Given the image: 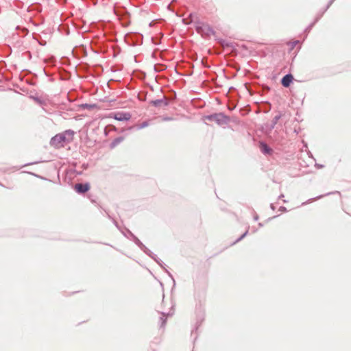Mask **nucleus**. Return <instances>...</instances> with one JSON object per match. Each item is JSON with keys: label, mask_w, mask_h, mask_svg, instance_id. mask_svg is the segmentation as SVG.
<instances>
[{"label": "nucleus", "mask_w": 351, "mask_h": 351, "mask_svg": "<svg viewBox=\"0 0 351 351\" xmlns=\"http://www.w3.org/2000/svg\"><path fill=\"white\" fill-rule=\"evenodd\" d=\"M73 132L71 131H66L65 132L58 134L52 138L51 143L56 147H61L64 144L72 141Z\"/></svg>", "instance_id": "nucleus-1"}, {"label": "nucleus", "mask_w": 351, "mask_h": 351, "mask_svg": "<svg viewBox=\"0 0 351 351\" xmlns=\"http://www.w3.org/2000/svg\"><path fill=\"white\" fill-rule=\"evenodd\" d=\"M131 116L129 113L117 112L114 115V118L118 121H127L130 119Z\"/></svg>", "instance_id": "nucleus-3"}, {"label": "nucleus", "mask_w": 351, "mask_h": 351, "mask_svg": "<svg viewBox=\"0 0 351 351\" xmlns=\"http://www.w3.org/2000/svg\"><path fill=\"white\" fill-rule=\"evenodd\" d=\"M75 190L78 193H84L90 189L88 184H76L74 186Z\"/></svg>", "instance_id": "nucleus-2"}, {"label": "nucleus", "mask_w": 351, "mask_h": 351, "mask_svg": "<svg viewBox=\"0 0 351 351\" xmlns=\"http://www.w3.org/2000/svg\"><path fill=\"white\" fill-rule=\"evenodd\" d=\"M124 140L123 137H118L115 138L110 144V148L114 149L119 144H120L121 142H123Z\"/></svg>", "instance_id": "nucleus-5"}, {"label": "nucleus", "mask_w": 351, "mask_h": 351, "mask_svg": "<svg viewBox=\"0 0 351 351\" xmlns=\"http://www.w3.org/2000/svg\"><path fill=\"white\" fill-rule=\"evenodd\" d=\"M293 76L290 74L289 75H286L285 76L283 77V78L282 79V84L285 86V87H289L291 82H292L293 80Z\"/></svg>", "instance_id": "nucleus-4"}, {"label": "nucleus", "mask_w": 351, "mask_h": 351, "mask_svg": "<svg viewBox=\"0 0 351 351\" xmlns=\"http://www.w3.org/2000/svg\"><path fill=\"white\" fill-rule=\"evenodd\" d=\"M280 118V116H276L274 118V123H276Z\"/></svg>", "instance_id": "nucleus-7"}, {"label": "nucleus", "mask_w": 351, "mask_h": 351, "mask_svg": "<svg viewBox=\"0 0 351 351\" xmlns=\"http://www.w3.org/2000/svg\"><path fill=\"white\" fill-rule=\"evenodd\" d=\"M260 148L261 151L265 154H271L272 152L271 149H270L266 144L261 143Z\"/></svg>", "instance_id": "nucleus-6"}]
</instances>
